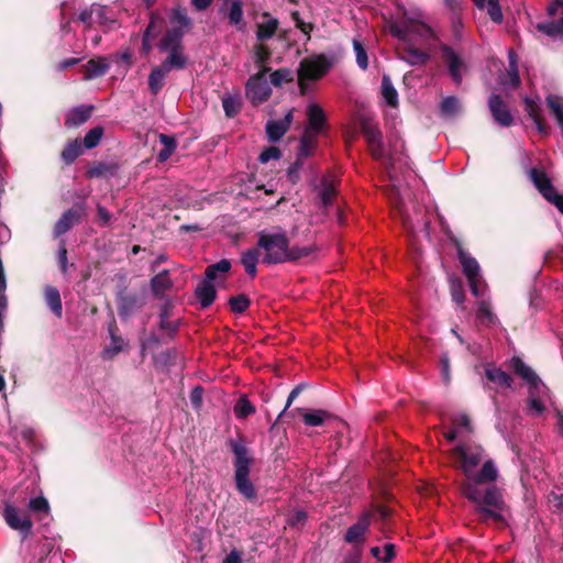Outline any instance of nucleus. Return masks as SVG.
<instances>
[{
	"label": "nucleus",
	"instance_id": "nucleus-1",
	"mask_svg": "<svg viewBox=\"0 0 563 563\" xmlns=\"http://www.w3.org/2000/svg\"><path fill=\"white\" fill-rule=\"evenodd\" d=\"M452 459L466 477L462 484L464 496L475 505L483 522H504L506 506L503 495L495 486L482 488V484L497 479L498 470L493 460H484V450L475 443H462L452 450Z\"/></svg>",
	"mask_w": 563,
	"mask_h": 563
},
{
	"label": "nucleus",
	"instance_id": "nucleus-2",
	"mask_svg": "<svg viewBox=\"0 0 563 563\" xmlns=\"http://www.w3.org/2000/svg\"><path fill=\"white\" fill-rule=\"evenodd\" d=\"M390 32L400 41L399 57L410 65L426 64L438 41L434 31L419 16L395 22Z\"/></svg>",
	"mask_w": 563,
	"mask_h": 563
},
{
	"label": "nucleus",
	"instance_id": "nucleus-3",
	"mask_svg": "<svg viewBox=\"0 0 563 563\" xmlns=\"http://www.w3.org/2000/svg\"><path fill=\"white\" fill-rule=\"evenodd\" d=\"M362 131L364 133V136L368 143L369 151L374 158L376 159H387L386 162V168L387 174L390 180V187L391 190L389 192V199L391 200V203L395 206V208L398 209V212L402 219L404 225L408 228L409 230H412L415 224L412 220L409 218L407 210L405 209L402 199L400 197V181L398 180L395 172L394 164L391 163V158L388 157L385 154V151L383 148L382 142H380V132L377 128V125L368 120H364L362 123Z\"/></svg>",
	"mask_w": 563,
	"mask_h": 563
},
{
	"label": "nucleus",
	"instance_id": "nucleus-4",
	"mask_svg": "<svg viewBox=\"0 0 563 563\" xmlns=\"http://www.w3.org/2000/svg\"><path fill=\"white\" fill-rule=\"evenodd\" d=\"M257 246L262 252L263 262L266 264L289 262V241L280 229L261 231Z\"/></svg>",
	"mask_w": 563,
	"mask_h": 563
},
{
	"label": "nucleus",
	"instance_id": "nucleus-5",
	"mask_svg": "<svg viewBox=\"0 0 563 563\" xmlns=\"http://www.w3.org/2000/svg\"><path fill=\"white\" fill-rule=\"evenodd\" d=\"M231 449L234 453V481L238 492L246 499L256 498V489L250 479L251 459L246 446L240 441H232Z\"/></svg>",
	"mask_w": 563,
	"mask_h": 563
},
{
	"label": "nucleus",
	"instance_id": "nucleus-6",
	"mask_svg": "<svg viewBox=\"0 0 563 563\" xmlns=\"http://www.w3.org/2000/svg\"><path fill=\"white\" fill-rule=\"evenodd\" d=\"M514 372L520 376L529 385V405L531 410L540 415L544 406L540 400V396L547 393V387L540 380L534 371L528 366L521 358L512 357L510 362Z\"/></svg>",
	"mask_w": 563,
	"mask_h": 563
},
{
	"label": "nucleus",
	"instance_id": "nucleus-7",
	"mask_svg": "<svg viewBox=\"0 0 563 563\" xmlns=\"http://www.w3.org/2000/svg\"><path fill=\"white\" fill-rule=\"evenodd\" d=\"M181 38L183 33L180 30H170L161 41L159 49L168 53L161 66L168 71L186 67L187 58L183 53Z\"/></svg>",
	"mask_w": 563,
	"mask_h": 563
},
{
	"label": "nucleus",
	"instance_id": "nucleus-8",
	"mask_svg": "<svg viewBox=\"0 0 563 563\" xmlns=\"http://www.w3.org/2000/svg\"><path fill=\"white\" fill-rule=\"evenodd\" d=\"M230 267L231 264L228 260H221L220 262L207 267L206 278L196 288V297L201 307L207 308L212 305L217 296L213 283L220 275L229 272Z\"/></svg>",
	"mask_w": 563,
	"mask_h": 563
},
{
	"label": "nucleus",
	"instance_id": "nucleus-9",
	"mask_svg": "<svg viewBox=\"0 0 563 563\" xmlns=\"http://www.w3.org/2000/svg\"><path fill=\"white\" fill-rule=\"evenodd\" d=\"M79 19L89 27L99 26L103 31L118 26V20L113 10L108 7L93 4L89 10L80 13Z\"/></svg>",
	"mask_w": 563,
	"mask_h": 563
},
{
	"label": "nucleus",
	"instance_id": "nucleus-10",
	"mask_svg": "<svg viewBox=\"0 0 563 563\" xmlns=\"http://www.w3.org/2000/svg\"><path fill=\"white\" fill-rule=\"evenodd\" d=\"M268 68H262L256 75L249 78L246 82V97L253 104L265 102L272 93L271 85L268 84L266 73Z\"/></svg>",
	"mask_w": 563,
	"mask_h": 563
},
{
	"label": "nucleus",
	"instance_id": "nucleus-11",
	"mask_svg": "<svg viewBox=\"0 0 563 563\" xmlns=\"http://www.w3.org/2000/svg\"><path fill=\"white\" fill-rule=\"evenodd\" d=\"M530 178L540 194L563 214V196L559 195L551 184L548 175L537 168L530 170Z\"/></svg>",
	"mask_w": 563,
	"mask_h": 563
},
{
	"label": "nucleus",
	"instance_id": "nucleus-12",
	"mask_svg": "<svg viewBox=\"0 0 563 563\" xmlns=\"http://www.w3.org/2000/svg\"><path fill=\"white\" fill-rule=\"evenodd\" d=\"M330 69V63L323 55L303 59L300 63L298 77L300 82L303 80H314L323 76Z\"/></svg>",
	"mask_w": 563,
	"mask_h": 563
},
{
	"label": "nucleus",
	"instance_id": "nucleus-13",
	"mask_svg": "<svg viewBox=\"0 0 563 563\" xmlns=\"http://www.w3.org/2000/svg\"><path fill=\"white\" fill-rule=\"evenodd\" d=\"M459 258L463 267V272L468 280L471 291L473 296L479 297L483 295V290L481 288L482 277L479 275V265L475 258L470 256L463 250L459 251Z\"/></svg>",
	"mask_w": 563,
	"mask_h": 563
},
{
	"label": "nucleus",
	"instance_id": "nucleus-14",
	"mask_svg": "<svg viewBox=\"0 0 563 563\" xmlns=\"http://www.w3.org/2000/svg\"><path fill=\"white\" fill-rule=\"evenodd\" d=\"M550 16L559 15L558 21L540 22L537 30L549 36H563V0L553 1L547 9Z\"/></svg>",
	"mask_w": 563,
	"mask_h": 563
},
{
	"label": "nucleus",
	"instance_id": "nucleus-15",
	"mask_svg": "<svg viewBox=\"0 0 563 563\" xmlns=\"http://www.w3.org/2000/svg\"><path fill=\"white\" fill-rule=\"evenodd\" d=\"M3 517L10 528L18 530L25 536L31 532L33 527L32 520L27 515L21 512L16 507L7 505L3 509Z\"/></svg>",
	"mask_w": 563,
	"mask_h": 563
},
{
	"label": "nucleus",
	"instance_id": "nucleus-16",
	"mask_svg": "<svg viewBox=\"0 0 563 563\" xmlns=\"http://www.w3.org/2000/svg\"><path fill=\"white\" fill-rule=\"evenodd\" d=\"M371 526V514L364 512L356 523L351 526L344 537L347 543L354 544V549L361 548L364 536Z\"/></svg>",
	"mask_w": 563,
	"mask_h": 563
},
{
	"label": "nucleus",
	"instance_id": "nucleus-17",
	"mask_svg": "<svg viewBox=\"0 0 563 563\" xmlns=\"http://www.w3.org/2000/svg\"><path fill=\"white\" fill-rule=\"evenodd\" d=\"M307 118L308 123L303 132L318 137L325 125V114L323 110L320 106L310 103L307 107Z\"/></svg>",
	"mask_w": 563,
	"mask_h": 563
},
{
	"label": "nucleus",
	"instance_id": "nucleus-18",
	"mask_svg": "<svg viewBox=\"0 0 563 563\" xmlns=\"http://www.w3.org/2000/svg\"><path fill=\"white\" fill-rule=\"evenodd\" d=\"M294 119V109L287 111L285 117L279 120H271L266 123V133L272 142L279 141L289 130Z\"/></svg>",
	"mask_w": 563,
	"mask_h": 563
},
{
	"label": "nucleus",
	"instance_id": "nucleus-19",
	"mask_svg": "<svg viewBox=\"0 0 563 563\" xmlns=\"http://www.w3.org/2000/svg\"><path fill=\"white\" fill-rule=\"evenodd\" d=\"M489 110L494 120L503 126L512 124V115L499 96L493 95L488 101Z\"/></svg>",
	"mask_w": 563,
	"mask_h": 563
},
{
	"label": "nucleus",
	"instance_id": "nucleus-20",
	"mask_svg": "<svg viewBox=\"0 0 563 563\" xmlns=\"http://www.w3.org/2000/svg\"><path fill=\"white\" fill-rule=\"evenodd\" d=\"M443 57L448 64L450 76L455 84L462 81L463 71L465 70V64L455 52L449 46H443Z\"/></svg>",
	"mask_w": 563,
	"mask_h": 563
},
{
	"label": "nucleus",
	"instance_id": "nucleus-21",
	"mask_svg": "<svg viewBox=\"0 0 563 563\" xmlns=\"http://www.w3.org/2000/svg\"><path fill=\"white\" fill-rule=\"evenodd\" d=\"M336 186V177L332 173H328L323 176L321 180V188H320V197L322 200V203L327 207L330 206L336 195L335 190Z\"/></svg>",
	"mask_w": 563,
	"mask_h": 563
},
{
	"label": "nucleus",
	"instance_id": "nucleus-22",
	"mask_svg": "<svg viewBox=\"0 0 563 563\" xmlns=\"http://www.w3.org/2000/svg\"><path fill=\"white\" fill-rule=\"evenodd\" d=\"M173 287V282L167 269L158 273L151 279V288L155 297L162 298Z\"/></svg>",
	"mask_w": 563,
	"mask_h": 563
},
{
	"label": "nucleus",
	"instance_id": "nucleus-23",
	"mask_svg": "<svg viewBox=\"0 0 563 563\" xmlns=\"http://www.w3.org/2000/svg\"><path fill=\"white\" fill-rule=\"evenodd\" d=\"M262 252L258 246L246 250L241 257L242 265L244 266L245 272L251 278H254L257 273V263L260 261V256Z\"/></svg>",
	"mask_w": 563,
	"mask_h": 563
},
{
	"label": "nucleus",
	"instance_id": "nucleus-24",
	"mask_svg": "<svg viewBox=\"0 0 563 563\" xmlns=\"http://www.w3.org/2000/svg\"><path fill=\"white\" fill-rule=\"evenodd\" d=\"M92 108L80 106L70 110L65 120V125L68 128H75L85 123L91 115Z\"/></svg>",
	"mask_w": 563,
	"mask_h": 563
},
{
	"label": "nucleus",
	"instance_id": "nucleus-25",
	"mask_svg": "<svg viewBox=\"0 0 563 563\" xmlns=\"http://www.w3.org/2000/svg\"><path fill=\"white\" fill-rule=\"evenodd\" d=\"M278 27V21L268 14L263 15V21L257 24L256 36L261 41L269 40L274 36Z\"/></svg>",
	"mask_w": 563,
	"mask_h": 563
},
{
	"label": "nucleus",
	"instance_id": "nucleus-26",
	"mask_svg": "<svg viewBox=\"0 0 563 563\" xmlns=\"http://www.w3.org/2000/svg\"><path fill=\"white\" fill-rule=\"evenodd\" d=\"M333 416L327 410H308L302 412V420L309 427H319L331 420Z\"/></svg>",
	"mask_w": 563,
	"mask_h": 563
},
{
	"label": "nucleus",
	"instance_id": "nucleus-27",
	"mask_svg": "<svg viewBox=\"0 0 563 563\" xmlns=\"http://www.w3.org/2000/svg\"><path fill=\"white\" fill-rule=\"evenodd\" d=\"M45 301L51 311L58 318L63 314V305L60 295L57 288L53 286L45 287Z\"/></svg>",
	"mask_w": 563,
	"mask_h": 563
},
{
	"label": "nucleus",
	"instance_id": "nucleus-28",
	"mask_svg": "<svg viewBox=\"0 0 563 563\" xmlns=\"http://www.w3.org/2000/svg\"><path fill=\"white\" fill-rule=\"evenodd\" d=\"M78 219L79 212L77 210H67L62 216V218L56 222L54 228V234L56 236L65 234Z\"/></svg>",
	"mask_w": 563,
	"mask_h": 563
},
{
	"label": "nucleus",
	"instance_id": "nucleus-29",
	"mask_svg": "<svg viewBox=\"0 0 563 563\" xmlns=\"http://www.w3.org/2000/svg\"><path fill=\"white\" fill-rule=\"evenodd\" d=\"M168 70L161 65L155 67L148 76V88L153 95H157L164 87Z\"/></svg>",
	"mask_w": 563,
	"mask_h": 563
},
{
	"label": "nucleus",
	"instance_id": "nucleus-30",
	"mask_svg": "<svg viewBox=\"0 0 563 563\" xmlns=\"http://www.w3.org/2000/svg\"><path fill=\"white\" fill-rule=\"evenodd\" d=\"M86 74L84 76L85 79H91L98 76L103 75L109 69V64L106 58H96L90 59L86 65Z\"/></svg>",
	"mask_w": 563,
	"mask_h": 563
},
{
	"label": "nucleus",
	"instance_id": "nucleus-31",
	"mask_svg": "<svg viewBox=\"0 0 563 563\" xmlns=\"http://www.w3.org/2000/svg\"><path fill=\"white\" fill-rule=\"evenodd\" d=\"M464 431L471 432L470 420L465 415H461L453 420L452 429L445 433V438L453 441L461 437Z\"/></svg>",
	"mask_w": 563,
	"mask_h": 563
},
{
	"label": "nucleus",
	"instance_id": "nucleus-32",
	"mask_svg": "<svg viewBox=\"0 0 563 563\" xmlns=\"http://www.w3.org/2000/svg\"><path fill=\"white\" fill-rule=\"evenodd\" d=\"M488 380L495 383L500 387L510 388L512 378L509 374L496 367H487L485 371Z\"/></svg>",
	"mask_w": 563,
	"mask_h": 563
},
{
	"label": "nucleus",
	"instance_id": "nucleus-33",
	"mask_svg": "<svg viewBox=\"0 0 563 563\" xmlns=\"http://www.w3.org/2000/svg\"><path fill=\"white\" fill-rule=\"evenodd\" d=\"M476 318L481 323L488 327L497 323V317L492 311L490 305L485 300L477 302Z\"/></svg>",
	"mask_w": 563,
	"mask_h": 563
},
{
	"label": "nucleus",
	"instance_id": "nucleus-34",
	"mask_svg": "<svg viewBox=\"0 0 563 563\" xmlns=\"http://www.w3.org/2000/svg\"><path fill=\"white\" fill-rule=\"evenodd\" d=\"M382 96L386 103L391 107H396L398 103V93L389 78V76L384 75L382 79Z\"/></svg>",
	"mask_w": 563,
	"mask_h": 563
},
{
	"label": "nucleus",
	"instance_id": "nucleus-35",
	"mask_svg": "<svg viewBox=\"0 0 563 563\" xmlns=\"http://www.w3.org/2000/svg\"><path fill=\"white\" fill-rule=\"evenodd\" d=\"M525 103H526V110H527L529 117L533 120L538 131L542 134H545L548 132V128L539 114L538 104L532 99H529V98H526Z\"/></svg>",
	"mask_w": 563,
	"mask_h": 563
},
{
	"label": "nucleus",
	"instance_id": "nucleus-36",
	"mask_svg": "<svg viewBox=\"0 0 563 563\" xmlns=\"http://www.w3.org/2000/svg\"><path fill=\"white\" fill-rule=\"evenodd\" d=\"M547 103L563 132V98L555 95H550L547 98Z\"/></svg>",
	"mask_w": 563,
	"mask_h": 563
},
{
	"label": "nucleus",
	"instance_id": "nucleus-37",
	"mask_svg": "<svg viewBox=\"0 0 563 563\" xmlns=\"http://www.w3.org/2000/svg\"><path fill=\"white\" fill-rule=\"evenodd\" d=\"M159 141L163 144V148L158 153V161H167L176 150V141L166 134H159Z\"/></svg>",
	"mask_w": 563,
	"mask_h": 563
},
{
	"label": "nucleus",
	"instance_id": "nucleus-38",
	"mask_svg": "<svg viewBox=\"0 0 563 563\" xmlns=\"http://www.w3.org/2000/svg\"><path fill=\"white\" fill-rule=\"evenodd\" d=\"M81 153V143L78 140H74L65 146L62 152V158L66 164H71Z\"/></svg>",
	"mask_w": 563,
	"mask_h": 563
},
{
	"label": "nucleus",
	"instance_id": "nucleus-39",
	"mask_svg": "<svg viewBox=\"0 0 563 563\" xmlns=\"http://www.w3.org/2000/svg\"><path fill=\"white\" fill-rule=\"evenodd\" d=\"M461 110V104L457 98L446 97L441 102V113L446 118L456 115Z\"/></svg>",
	"mask_w": 563,
	"mask_h": 563
},
{
	"label": "nucleus",
	"instance_id": "nucleus-40",
	"mask_svg": "<svg viewBox=\"0 0 563 563\" xmlns=\"http://www.w3.org/2000/svg\"><path fill=\"white\" fill-rule=\"evenodd\" d=\"M228 16L231 24L239 26L240 30L243 29V9L241 1L234 0L231 3Z\"/></svg>",
	"mask_w": 563,
	"mask_h": 563
},
{
	"label": "nucleus",
	"instance_id": "nucleus-41",
	"mask_svg": "<svg viewBox=\"0 0 563 563\" xmlns=\"http://www.w3.org/2000/svg\"><path fill=\"white\" fill-rule=\"evenodd\" d=\"M233 410L238 418H245L252 415L255 411V408L245 396H242L234 405Z\"/></svg>",
	"mask_w": 563,
	"mask_h": 563
},
{
	"label": "nucleus",
	"instance_id": "nucleus-42",
	"mask_svg": "<svg viewBox=\"0 0 563 563\" xmlns=\"http://www.w3.org/2000/svg\"><path fill=\"white\" fill-rule=\"evenodd\" d=\"M117 168L115 164L98 163L88 170V175L90 177H106L108 175H113L117 172Z\"/></svg>",
	"mask_w": 563,
	"mask_h": 563
},
{
	"label": "nucleus",
	"instance_id": "nucleus-43",
	"mask_svg": "<svg viewBox=\"0 0 563 563\" xmlns=\"http://www.w3.org/2000/svg\"><path fill=\"white\" fill-rule=\"evenodd\" d=\"M316 252L317 249L313 245L289 247V262L310 257Z\"/></svg>",
	"mask_w": 563,
	"mask_h": 563
},
{
	"label": "nucleus",
	"instance_id": "nucleus-44",
	"mask_svg": "<svg viewBox=\"0 0 563 563\" xmlns=\"http://www.w3.org/2000/svg\"><path fill=\"white\" fill-rule=\"evenodd\" d=\"M271 84L275 87H280L285 82L294 80V74L289 69H278L271 74Z\"/></svg>",
	"mask_w": 563,
	"mask_h": 563
},
{
	"label": "nucleus",
	"instance_id": "nucleus-45",
	"mask_svg": "<svg viewBox=\"0 0 563 563\" xmlns=\"http://www.w3.org/2000/svg\"><path fill=\"white\" fill-rule=\"evenodd\" d=\"M137 307V298L135 296H124L119 301V313L128 317Z\"/></svg>",
	"mask_w": 563,
	"mask_h": 563
},
{
	"label": "nucleus",
	"instance_id": "nucleus-46",
	"mask_svg": "<svg viewBox=\"0 0 563 563\" xmlns=\"http://www.w3.org/2000/svg\"><path fill=\"white\" fill-rule=\"evenodd\" d=\"M103 135V129L96 126L91 129L84 139V146L88 150L96 147Z\"/></svg>",
	"mask_w": 563,
	"mask_h": 563
},
{
	"label": "nucleus",
	"instance_id": "nucleus-47",
	"mask_svg": "<svg viewBox=\"0 0 563 563\" xmlns=\"http://www.w3.org/2000/svg\"><path fill=\"white\" fill-rule=\"evenodd\" d=\"M317 136L303 132L300 139L299 155L309 156L314 148Z\"/></svg>",
	"mask_w": 563,
	"mask_h": 563
},
{
	"label": "nucleus",
	"instance_id": "nucleus-48",
	"mask_svg": "<svg viewBox=\"0 0 563 563\" xmlns=\"http://www.w3.org/2000/svg\"><path fill=\"white\" fill-rule=\"evenodd\" d=\"M29 508L33 512H41V514H45V515L49 514L48 501L43 496L31 498L29 501Z\"/></svg>",
	"mask_w": 563,
	"mask_h": 563
},
{
	"label": "nucleus",
	"instance_id": "nucleus-49",
	"mask_svg": "<svg viewBox=\"0 0 563 563\" xmlns=\"http://www.w3.org/2000/svg\"><path fill=\"white\" fill-rule=\"evenodd\" d=\"M353 48L356 55V63L360 68L366 69L368 66V59L366 51L363 46V44L358 40H353Z\"/></svg>",
	"mask_w": 563,
	"mask_h": 563
},
{
	"label": "nucleus",
	"instance_id": "nucleus-50",
	"mask_svg": "<svg viewBox=\"0 0 563 563\" xmlns=\"http://www.w3.org/2000/svg\"><path fill=\"white\" fill-rule=\"evenodd\" d=\"M229 303L233 312L242 313L249 308L250 300L247 299L246 296L239 295L236 297L230 298Z\"/></svg>",
	"mask_w": 563,
	"mask_h": 563
},
{
	"label": "nucleus",
	"instance_id": "nucleus-51",
	"mask_svg": "<svg viewBox=\"0 0 563 563\" xmlns=\"http://www.w3.org/2000/svg\"><path fill=\"white\" fill-rule=\"evenodd\" d=\"M451 295L454 302L459 305L464 302L465 295L460 279H451Z\"/></svg>",
	"mask_w": 563,
	"mask_h": 563
},
{
	"label": "nucleus",
	"instance_id": "nucleus-52",
	"mask_svg": "<svg viewBox=\"0 0 563 563\" xmlns=\"http://www.w3.org/2000/svg\"><path fill=\"white\" fill-rule=\"evenodd\" d=\"M485 7L487 8V12L494 22H503V12L499 7L498 0H487V4Z\"/></svg>",
	"mask_w": 563,
	"mask_h": 563
},
{
	"label": "nucleus",
	"instance_id": "nucleus-53",
	"mask_svg": "<svg viewBox=\"0 0 563 563\" xmlns=\"http://www.w3.org/2000/svg\"><path fill=\"white\" fill-rule=\"evenodd\" d=\"M509 64H510L509 70H508L509 79H510L511 85L514 87H517L520 82V78H519L516 56H515L514 52H509Z\"/></svg>",
	"mask_w": 563,
	"mask_h": 563
},
{
	"label": "nucleus",
	"instance_id": "nucleus-54",
	"mask_svg": "<svg viewBox=\"0 0 563 563\" xmlns=\"http://www.w3.org/2000/svg\"><path fill=\"white\" fill-rule=\"evenodd\" d=\"M255 62L264 68V64L269 58L271 52L262 44L256 45L254 48Z\"/></svg>",
	"mask_w": 563,
	"mask_h": 563
},
{
	"label": "nucleus",
	"instance_id": "nucleus-55",
	"mask_svg": "<svg viewBox=\"0 0 563 563\" xmlns=\"http://www.w3.org/2000/svg\"><path fill=\"white\" fill-rule=\"evenodd\" d=\"M282 153L275 146L266 147L260 155V162L265 164L273 159H279Z\"/></svg>",
	"mask_w": 563,
	"mask_h": 563
},
{
	"label": "nucleus",
	"instance_id": "nucleus-56",
	"mask_svg": "<svg viewBox=\"0 0 563 563\" xmlns=\"http://www.w3.org/2000/svg\"><path fill=\"white\" fill-rule=\"evenodd\" d=\"M307 520V514L303 510H295L287 519L290 527L302 526Z\"/></svg>",
	"mask_w": 563,
	"mask_h": 563
},
{
	"label": "nucleus",
	"instance_id": "nucleus-57",
	"mask_svg": "<svg viewBox=\"0 0 563 563\" xmlns=\"http://www.w3.org/2000/svg\"><path fill=\"white\" fill-rule=\"evenodd\" d=\"M57 260L60 267V271L66 274L68 272V260H67V250L65 246V242L62 241L58 252H57Z\"/></svg>",
	"mask_w": 563,
	"mask_h": 563
},
{
	"label": "nucleus",
	"instance_id": "nucleus-58",
	"mask_svg": "<svg viewBox=\"0 0 563 563\" xmlns=\"http://www.w3.org/2000/svg\"><path fill=\"white\" fill-rule=\"evenodd\" d=\"M122 344H123V340L122 339L112 335V344H111V346H109V347H107L104 350V352H103L104 355L107 357L114 356L115 354H118L122 350Z\"/></svg>",
	"mask_w": 563,
	"mask_h": 563
},
{
	"label": "nucleus",
	"instance_id": "nucleus-59",
	"mask_svg": "<svg viewBox=\"0 0 563 563\" xmlns=\"http://www.w3.org/2000/svg\"><path fill=\"white\" fill-rule=\"evenodd\" d=\"M291 18L296 24V26L306 35L309 36L310 32L312 31V24L306 23L301 20L298 12H292Z\"/></svg>",
	"mask_w": 563,
	"mask_h": 563
},
{
	"label": "nucleus",
	"instance_id": "nucleus-60",
	"mask_svg": "<svg viewBox=\"0 0 563 563\" xmlns=\"http://www.w3.org/2000/svg\"><path fill=\"white\" fill-rule=\"evenodd\" d=\"M222 104L228 117H233L239 111L238 102L233 98L223 99Z\"/></svg>",
	"mask_w": 563,
	"mask_h": 563
},
{
	"label": "nucleus",
	"instance_id": "nucleus-61",
	"mask_svg": "<svg viewBox=\"0 0 563 563\" xmlns=\"http://www.w3.org/2000/svg\"><path fill=\"white\" fill-rule=\"evenodd\" d=\"M161 328L168 330L169 332H175L177 330V324L173 321H168V311L166 307L161 313Z\"/></svg>",
	"mask_w": 563,
	"mask_h": 563
},
{
	"label": "nucleus",
	"instance_id": "nucleus-62",
	"mask_svg": "<svg viewBox=\"0 0 563 563\" xmlns=\"http://www.w3.org/2000/svg\"><path fill=\"white\" fill-rule=\"evenodd\" d=\"M202 393H203V389L199 386L195 387L190 393V402L196 409H199L201 407Z\"/></svg>",
	"mask_w": 563,
	"mask_h": 563
},
{
	"label": "nucleus",
	"instance_id": "nucleus-63",
	"mask_svg": "<svg viewBox=\"0 0 563 563\" xmlns=\"http://www.w3.org/2000/svg\"><path fill=\"white\" fill-rule=\"evenodd\" d=\"M382 549V562L388 563L395 558V545L386 543Z\"/></svg>",
	"mask_w": 563,
	"mask_h": 563
},
{
	"label": "nucleus",
	"instance_id": "nucleus-64",
	"mask_svg": "<svg viewBox=\"0 0 563 563\" xmlns=\"http://www.w3.org/2000/svg\"><path fill=\"white\" fill-rule=\"evenodd\" d=\"M242 555L238 550H232L222 563H242Z\"/></svg>",
	"mask_w": 563,
	"mask_h": 563
}]
</instances>
